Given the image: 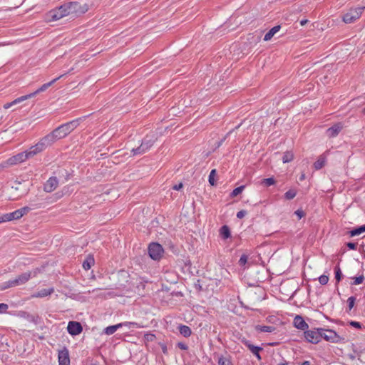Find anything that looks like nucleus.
Returning a JSON list of instances; mask_svg holds the SVG:
<instances>
[{"instance_id": "774afa93", "label": "nucleus", "mask_w": 365, "mask_h": 365, "mask_svg": "<svg viewBox=\"0 0 365 365\" xmlns=\"http://www.w3.org/2000/svg\"><path fill=\"white\" fill-rule=\"evenodd\" d=\"M363 112L365 113V108H364Z\"/></svg>"}, {"instance_id": "f704fd0d", "label": "nucleus", "mask_w": 365, "mask_h": 365, "mask_svg": "<svg viewBox=\"0 0 365 365\" xmlns=\"http://www.w3.org/2000/svg\"><path fill=\"white\" fill-rule=\"evenodd\" d=\"M31 98V97L29 96V94L28 95H25V96H21L19 98H16L15 100H14L12 101V103H13V105H16L17 103L23 102L24 101L27 100V99Z\"/></svg>"}, {"instance_id": "5fc2aeb1", "label": "nucleus", "mask_w": 365, "mask_h": 365, "mask_svg": "<svg viewBox=\"0 0 365 365\" xmlns=\"http://www.w3.org/2000/svg\"><path fill=\"white\" fill-rule=\"evenodd\" d=\"M307 22H308V20H307V19L302 20L300 21V24H301V26H304Z\"/></svg>"}, {"instance_id": "79ce46f5", "label": "nucleus", "mask_w": 365, "mask_h": 365, "mask_svg": "<svg viewBox=\"0 0 365 365\" xmlns=\"http://www.w3.org/2000/svg\"><path fill=\"white\" fill-rule=\"evenodd\" d=\"M251 38L252 39V41H251L250 43H257L260 41V39H261V36L257 34V35H252L251 36Z\"/></svg>"}, {"instance_id": "c756f323", "label": "nucleus", "mask_w": 365, "mask_h": 365, "mask_svg": "<svg viewBox=\"0 0 365 365\" xmlns=\"http://www.w3.org/2000/svg\"><path fill=\"white\" fill-rule=\"evenodd\" d=\"M216 173H217V171L215 169L212 170L210 173L208 181L212 186H214L216 185L215 180Z\"/></svg>"}, {"instance_id": "423d86ee", "label": "nucleus", "mask_w": 365, "mask_h": 365, "mask_svg": "<svg viewBox=\"0 0 365 365\" xmlns=\"http://www.w3.org/2000/svg\"><path fill=\"white\" fill-rule=\"evenodd\" d=\"M304 334L306 340L312 344L319 343L322 336L320 332V328L305 331Z\"/></svg>"}, {"instance_id": "f03ea898", "label": "nucleus", "mask_w": 365, "mask_h": 365, "mask_svg": "<svg viewBox=\"0 0 365 365\" xmlns=\"http://www.w3.org/2000/svg\"><path fill=\"white\" fill-rule=\"evenodd\" d=\"M44 149L43 148V146L41 145L40 142H38L35 145L31 147L28 151L18 153L17 155H14L9 158L7 160L1 163L0 164V170L24 162L26 159H29L34 156L35 155L41 152Z\"/></svg>"}, {"instance_id": "4d7b16f0", "label": "nucleus", "mask_w": 365, "mask_h": 365, "mask_svg": "<svg viewBox=\"0 0 365 365\" xmlns=\"http://www.w3.org/2000/svg\"><path fill=\"white\" fill-rule=\"evenodd\" d=\"M349 41H350L348 43V44L356 43V42H355V41L354 39H350Z\"/></svg>"}, {"instance_id": "bf43d9fd", "label": "nucleus", "mask_w": 365, "mask_h": 365, "mask_svg": "<svg viewBox=\"0 0 365 365\" xmlns=\"http://www.w3.org/2000/svg\"><path fill=\"white\" fill-rule=\"evenodd\" d=\"M235 48H236V49L234 51L235 52L237 51V54H240L239 50L241 48V47H235Z\"/></svg>"}, {"instance_id": "cd10ccee", "label": "nucleus", "mask_w": 365, "mask_h": 365, "mask_svg": "<svg viewBox=\"0 0 365 365\" xmlns=\"http://www.w3.org/2000/svg\"><path fill=\"white\" fill-rule=\"evenodd\" d=\"M13 283H14L13 279H10L7 282H3V283L0 284V289L5 290L10 287H16V284H14Z\"/></svg>"}, {"instance_id": "2f4dec72", "label": "nucleus", "mask_w": 365, "mask_h": 365, "mask_svg": "<svg viewBox=\"0 0 365 365\" xmlns=\"http://www.w3.org/2000/svg\"><path fill=\"white\" fill-rule=\"evenodd\" d=\"M275 183V180L274 178H264L261 181V184L264 185L267 187L272 185Z\"/></svg>"}, {"instance_id": "e433bc0d", "label": "nucleus", "mask_w": 365, "mask_h": 365, "mask_svg": "<svg viewBox=\"0 0 365 365\" xmlns=\"http://www.w3.org/2000/svg\"><path fill=\"white\" fill-rule=\"evenodd\" d=\"M30 210H31V208L27 206L19 209L18 211H19L20 217L21 218L24 215H26Z\"/></svg>"}, {"instance_id": "338daca9", "label": "nucleus", "mask_w": 365, "mask_h": 365, "mask_svg": "<svg viewBox=\"0 0 365 365\" xmlns=\"http://www.w3.org/2000/svg\"><path fill=\"white\" fill-rule=\"evenodd\" d=\"M165 350H166V348H164V349H163V352H164V353L165 352Z\"/></svg>"}, {"instance_id": "5701e85b", "label": "nucleus", "mask_w": 365, "mask_h": 365, "mask_svg": "<svg viewBox=\"0 0 365 365\" xmlns=\"http://www.w3.org/2000/svg\"><path fill=\"white\" fill-rule=\"evenodd\" d=\"M220 236L226 240L231 237L230 230L227 225H223L220 229Z\"/></svg>"}, {"instance_id": "a211bd4d", "label": "nucleus", "mask_w": 365, "mask_h": 365, "mask_svg": "<svg viewBox=\"0 0 365 365\" xmlns=\"http://www.w3.org/2000/svg\"><path fill=\"white\" fill-rule=\"evenodd\" d=\"M20 218L21 217H20L18 210H16L12 212H10V213L4 214L1 216V220H3L4 222H9V221H11L14 220H19Z\"/></svg>"}, {"instance_id": "393cba45", "label": "nucleus", "mask_w": 365, "mask_h": 365, "mask_svg": "<svg viewBox=\"0 0 365 365\" xmlns=\"http://www.w3.org/2000/svg\"><path fill=\"white\" fill-rule=\"evenodd\" d=\"M365 232V225L354 228L349 232L351 237H354Z\"/></svg>"}, {"instance_id": "39448f33", "label": "nucleus", "mask_w": 365, "mask_h": 365, "mask_svg": "<svg viewBox=\"0 0 365 365\" xmlns=\"http://www.w3.org/2000/svg\"><path fill=\"white\" fill-rule=\"evenodd\" d=\"M163 248L158 242H152L148 246V255L154 260H159L163 255Z\"/></svg>"}, {"instance_id": "052dcab7", "label": "nucleus", "mask_w": 365, "mask_h": 365, "mask_svg": "<svg viewBox=\"0 0 365 365\" xmlns=\"http://www.w3.org/2000/svg\"><path fill=\"white\" fill-rule=\"evenodd\" d=\"M30 317H31V321L34 322V317L31 316Z\"/></svg>"}, {"instance_id": "4468645a", "label": "nucleus", "mask_w": 365, "mask_h": 365, "mask_svg": "<svg viewBox=\"0 0 365 365\" xmlns=\"http://www.w3.org/2000/svg\"><path fill=\"white\" fill-rule=\"evenodd\" d=\"M58 185V180L56 177H51L44 184L43 190L46 192H53Z\"/></svg>"}, {"instance_id": "473e14b6", "label": "nucleus", "mask_w": 365, "mask_h": 365, "mask_svg": "<svg viewBox=\"0 0 365 365\" xmlns=\"http://www.w3.org/2000/svg\"><path fill=\"white\" fill-rule=\"evenodd\" d=\"M334 273H335V279H336V282H339L341 280L343 275H342L341 269L339 266H336L335 267Z\"/></svg>"}, {"instance_id": "4be33fe9", "label": "nucleus", "mask_w": 365, "mask_h": 365, "mask_svg": "<svg viewBox=\"0 0 365 365\" xmlns=\"http://www.w3.org/2000/svg\"><path fill=\"white\" fill-rule=\"evenodd\" d=\"M178 330L180 334H182L185 337H189L192 334L191 329L186 325L180 324L178 327Z\"/></svg>"}, {"instance_id": "9d476101", "label": "nucleus", "mask_w": 365, "mask_h": 365, "mask_svg": "<svg viewBox=\"0 0 365 365\" xmlns=\"http://www.w3.org/2000/svg\"><path fill=\"white\" fill-rule=\"evenodd\" d=\"M123 326L128 327L129 328L131 327H140V326L136 322H125L123 323L117 324L115 325L108 326L104 329L103 332L107 335H111L114 334L118 330V329Z\"/></svg>"}, {"instance_id": "e2e57ef3", "label": "nucleus", "mask_w": 365, "mask_h": 365, "mask_svg": "<svg viewBox=\"0 0 365 365\" xmlns=\"http://www.w3.org/2000/svg\"><path fill=\"white\" fill-rule=\"evenodd\" d=\"M0 46H6L5 43H0Z\"/></svg>"}, {"instance_id": "0e129e2a", "label": "nucleus", "mask_w": 365, "mask_h": 365, "mask_svg": "<svg viewBox=\"0 0 365 365\" xmlns=\"http://www.w3.org/2000/svg\"><path fill=\"white\" fill-rule=\"evenodd\" d=\"M4 222L3 220H1V216H0V223Z\"/></svg>"}, {"instance_id": "8fccbe9b", "label": "nucleus", "mask_w": 365, "mask_h": 365, "mask_svg": "<svg viewBox=\"0 0 365 365\" xmlns=\"http://www.w3.org/2000/svg\"><path fill=\"white\" fill-rule=\"evenodd\" d=\"M21 185V182L19 181H15L14 185L11 186L12 189H14L15 190H20V186Z\"/></svg>"}, {"instance_id": "de8ad7c7", "label": "nucleus", "mask_w": 365, "mask_h": 365, "mask_svg": "<svg viewBox=\"0 0 365 365\" xmlns=\"http://www.w3.org/2000/svg\"><path fill=\"white\" fill-rule=\"evenodd\" d=\"M346 246H347V247H348L349 250H356V249L357 244H356V243H355V242H347V243H346Z\"/></svg>"}, {"instance_id": "49530a36", "label": "nucleus", "mask_w": 365, "mask_h": 365, "mask_svg": "<svg viewBox=\"0 0 365 365\" xmlns=\"http://www.w3.org/2000/svg\"><path fill=\"white\" fill-rule=\"evenodd\" d=\"M9 306L6 304L1 303L0 304V313L6 312L8 309Z\"/></svg>"}, {"instance_id": "20e7f679", "label": "nucleus", "mask_w": 365, "mask_h": 365, "mask_svg": "<svg viewBox=\"0 0 365 365\" xmlns=\"http://www.w3.org/2000/svg\"><path fill=\"white\" fill-rule=\"evenodd\" d=\"M364 9V7L351 9L343 16V21L346 24H351L354 22L360 17Z\"/></svg>"}, {"instance_id": "ea45409f", "label": "nucleus", "mask_w": 365, "mask_h": 365, "mask_svg": "<svg viewBox=\"0 0 365 365\" xmlns=\"http://www.w3.org/2000/svg\"><path fill=\"white\" fill-rule=\"evenodd\" d=\"M355 301H356L355 297L351 296L348 298L347 302H348V306H349V310H351L354 307Z\"/></svg>"}, {"instance_id": "c85d7f7f", "label": "nucleus", "mask_w": 365, "mask_h": 365, "mask_svg": "<svg viewBox=\"0 0 365 365\" xmlns=\"http://www.w3.org/2000/svg\"><path fill=\"white\" fill-rule=\"evenodd\" d=\"M294 155L292 152L287 151L283 154L282 161L284 163H289L293 160Z\"/></svg>"}, {"instance_id": "6e6d98bb", "label": "nucleus", "mask_w": 365, "mask_h": 365, "mask_svg": "<svg viewBox=\"0 0 365 365\" xmlns=\"http://www.w3.org/2000/svg\"><path fill=\"white\" fill-rule=\"evenodd\" d=\"M301 365H310V362L308 361H305Z\"/></svg>"}, {"instance_id": "58836bf2", "label": "nucleus", "mask_w": 365, "mask_h": 365, "mask_svg": "<svg viewBox=\"0 0 365 365\" xmlns=\"http://www.w3.org/2000/svg\"><path fill=\"white\" fill-rule=\"evenodd\" d=\"M364 275H361V276L356 277L354 278V280L352 282V284L353 285L360 284H361L364 282Z\"/></svg>"}, {"instance_id": "3c124183", "label": "nucleus", "mask_w": 365, "mask_h": 365, "mask_svg": "<svg viewBox=\"0 0 365 365\" xmlns=\"http://www.w3.org/2000/svg\"><path fill=\"white\" fill-rule=\"evenodd\" d=\"M294 214L299 217V219H301L304 216V212L302 210H297L294 212Z\"/></svg>"}, {"instance_id": "bb28decb", "label": "nucleus", "mask_w": 365, "mask_h": 365, "mask_svg": "<svg viewBox=\"0 0 365 365\" xmlns=\"http://www.w3.org/2000/svg\"><path fill=\"white\" fill-rule=\"evenodd\" d=\"M94 264V259L91 256H88L83 262V267L86 270L91 269V266Z\"/></svg>"}, {"instance_id": "72a5a7b5", "label": "nucleus", "mask_w": 365, "mask_h": 365, "mask_svg": "<svg viewBox=\"0 0 365 365\" xmlns=\"http://www.w3.org/2000/svg\"><path fill=\"white\" fill-rule=\"evenodd\" d=\"M296 195L297 192L294 190H289L285 192L284 197L287 200H292L296 196Z\"/></svg>"}, {"instance_id": "9b49d317", "label": "nucleus", "mask_w": 365, "mask_h": 365, "mask_svg": "<svg viewBox=\"0 0 365 365\" xmlns=\"http://www.w3.org/2000/svg\"><path fill=\"white\" fill-rule=\"evenodd\" d=\"M67 331L71 335L76 336L82 332L83 327L80 322L71 321L68 324Z\"/></svg>"}, {"instance_id": "f8f14e48", "label": "nucleus", "mask_w": 365, "mask_h": 365, "mask_svg": "<svg viewBox=\"0 0 365 365\" xmlns=\"http://www.w3.org/2000/svg\"><path fill=\"white\" fill-rule=\"evenodd\" d=\"M58 365H70L69 351L66 347L58 351Z\"/></svg>"}, {"instance_id": "680f3d73", "label": "nucleus", "mask_w": 365, "mask_h": 365, "mask_svg": "<svg viewBox=\"0 0 365 365\" xmlns=\"http://www.w3.org/2000/svg\"><path fill=\"white\" fill-rule=\"evenodd\" d=\"M279 365H289L287 362H285V363H282V364H280Z\"/></svg>"}, {"instance_id": "1a4fd4ad", "label": "nucleus", "mask_w": 365, "mask_h": 365, "mask_svg": "<svg viewBox=\"0 0 365 365\" xmlns=\"http://www.w3.org/2000/svg\"><path fill=\"white\" fill-rule=\"evenodd\" d=\"M38 272V269H35L33 272H27L22 273L21 274L16 277L15 279H13L16 286H19L27 282L31 277H36L37 273Z\"/></svg>"}, {"instance_id": "7c9ffc66", "label": "nucleus", "mask_w": 365, "mask_h": 365, "mask_svg": "<svg viewBox=\"0 0 365 365\" xmlns=\"http://www.w3.org/2000/svg\"><path fill=\"white\" fill-rule=\"evenodd\" d=\"M245 185H241L240 187H236L232 190V192L230 193V197H234L240 195L245 189Z\"/></svg>"}, {"instance_id": "13d9d810", "label": "nucleus", "mask_w": 365, "mask_h": 365, "mask_svg": "<svg viewBox=\"0 0 365 365\" xmlns=\"http://www.w3.org/2000/svg\"><path fill=\"white\" fill-rule=\"evenodd\" d=\"M304 178H305V175H304V174H302V175L300 176L299 180H304Z\"/></svg>"}, {"instance_id": "864d4df0", "label": "nucleus", "mask_w": 365, "mask_h": 365, "mask_svg": "<svg viewBox=\"0 0 365 365\" xmlns=\"http://www.w3.org/2000/svg\"><path fill=\"white\" fill-rule=\"evenodd\" d=\"M12 106H14V105H13V103H12V102H11V103H6V104H4V108L5 109H7V108H11Z\"/></svg>"}, {"instance_id": "dca6fc26", "label": "nucleus", "mask_w": 365, "mask_h": 365, "mask_svg": "<svg viewBox=\"0 0 365 365\" xmlns=\"http://www.w3.org/2000/svg\"><path fill=\"white\" fill-rule=\"evenodd\" d=\"M341 129L342 125L341 123H336L329 128L326 131V134L329 138H334L339 133Z\"/></svg>"}, {"instance_id": "ddd939ff", "label": "nucleus", "mask_w": 365, "mask_h": 365, "mask_svg": "<svg viewBox=\"0 0 365 365\" xmlns=\"http://www.w3.org/2000/svg\"><path fill=\"white\" fill-rule=\"evenodd\" d=\"M242 342L249 349V350L257 358L258 360H261V356L259 351H262L263 349L258 346H255L251 342L245 339L242 340Z\"/></svg>"}, {"instance_id": "2eb2a0df", "label": "nucleus", "mask_w": 365, "mask_h": 365, "mask_svg": "<svg viewBox=\"0 0 365 365\" xmlns=\"http://www.w3.org/2000/svg\"><path fill=\"white\" fill-rule=\"evenodd\" d=\"M64 75L65 74L61 75L60 76L53 79L51 81H50V82H48L47 83H44L38 89H37L36 91H34V92H33L31 93H29V96L33 98V97L36 96L38 93H39L41 92L45 91L48 87L52 86L55 82H56L58 79L62 78Z\"/></svg>"}, {"instance_id": "4c0bfd02", "label": "nucleus", "mask_w": 365, "mask_h": 365, "mask_svg": "<svg viewBox=\"0 0 365 365\" xmlns=\"http://www.w3.org/2000/svg\"><path fill=\"white\" fill-rule=\"evenodd\" d=\"M319 283L322 284V285H325L328 283L329 282V277L327 275H321L319 277Z\"/></svg>"}, {"instance_id": "a878e982", "label": "nucleus", "mask_w": 365, "mask_h": 365, "mask_svg": "<svg viewBox=\"0 0 365 365\" xmlns=\"http://www.w3.org/2000/svg\"><path fill=\"white\" fill-rule=\"evenodd\" d=\"M326 163V158L323 155H321L318 160L314 163V168L316 170H320L322 168Z\"/></svg>"}, {"instance_id": "6e6552de", "label": "nucleus", "mask_w": 365, "mask_h": 365, "mask_svg": "<svg viewBox=\"0 0 365 365\" xmlns=\"http://www.w3.org/2000/svg\"><path fill=\"white\" fill-rule=\"evenodd\" d=\"M153 143L154 140L153 139H148V138H145L143 140L141 145L136 148H133L131 152L133 155H142L153 146Z\"/></svg>"}, {"instance_id": "c9c22d12", "label": "nucleus", "mask_w": 365, "mask_h": 365, "mask_svg": "<svg viewBox=\"0 0 365 365\" xmlns=\"http://www.w3.org/2000/svg\"><path fill=\"white\" fill-rule=\"evenodd\" d=\"M218 364L219 365H230V361L228 359L221 356L218 359Z\"/></svg>"}, {"instance_id": "7ed1b4c3", "label": "nucleus", "mask_w": 365, "mask_h": 365, "mask_svg": "<svg viewBox=\"0 0 365 365\" xmlns=\"http://www.w3.org/2000/svg\"><path fill=\"white\" fill-rule=\"evenodd\" d=\"M61 9L67 11L68 15H80L86 13L88 10V6L86 4H82L78 1H71L62 5Z\"/></svg>"}, {"instance_id": "37998d69", "label": "nucleus", "mask_w": 365, "mask_h": 365, "mask_svg": "<svg viewBox=\"0 0 365 365\" xmlns=\"http://www.w3.org/2000/svg\"><path fill=\"white\" fill-rule=\"evenodd\" d=\"M144 339L148 341H153L155 339V336L153 334H145L144 335Z\"/></svg>"}, {"instance_id": "412c9836", "label": "nucleus", "mask_w": 365, "mask_h": 365, "mask_svg": "<svg viewBox=\"0 0 365 365\" xmlns=\"http://www.w3.org/2000/svg\"><path fill=\"white\" fill-rule=\"evenodd\" d=\"M281 29V26L279 25L275 26L273 28H272L265 35L264 37V41H269L275 34H277L278 31H279Z\"/></svg>"}, {"instance_id": "b1692460", "label": "nucleus", "mask_w": 365, "mask_h": 365, "mask_svg": "<svg viewBox=\"0 0 365 365\" xmlns=\"http://www.w3.org/2000/svg\"><path fill=\"white\" fill-rule=\"evenodd\" d=\"M255 329L257 331H259L262 332H268L271 333L275 331L276 327L273 326H261V325H257L255 327Z\"/></svg>"}, {"instance_id": "a19ab883", "label": "nucleus", "mask_w": 365, "mask_h": 365, "mask_svg": "<svg viewBox=\"0 0 365 365\" xmlns=\"http://www.w3.org/2000/svg\"><path fill=\"white\" fill-rule=\"evenodd\" d=\"M247 262V256L246 255H242L239 259V264L240 266H244Z\"/></svg>"}, {"instance_id": "69168bd1", "label": "nucleus", "mask_w": 365, "mask_h": 365, "mask_svg": "<svg viewBox=\"0 0 365 365\" xmlns=\"http://www.w3.org/2000/svg\"><path fill=\"white\" fill-rule=\"evenodd\" d=\"M25 193H27V190H25L24 193H22L21 195H24Z\"/></svg>"}, {"instance_id": "aec40b11", "label": "nucleus", "mask_w": 365, "mask_h": 365, "mask_svg": "<svg viewBox=\"0 0 365 365\" xmlns=\"http://www.w3.org/2000/svg\"><path fill=\"white\" fill-rule=\"evenodd\" d=\"M53 292H54V289L53 287L49 288V289H43L39 290L36 293L34 294L33 297L43 298V297H47V296L51 294Z\"/></svg>"}, {"instance_id": "09e8293b", "label": "nucleus", "mask_w": 365, "mask_h": 365, "mask_svg": "<svg viewBox=\"0 0 365 365\" xmlns=\"http://www.w3.org/2000/svg\"><path fill=\"white\" fill-rule=\"evenodd\" d=\"M247 215V212L244 210H242L240 211H239L237 213V217L239 218V219H242L243 218L245 215Z\"/></svg>"}, {"instance_id": "603ef678", "label": "nucleus", "mask_w": 365, "mask_h": 365, "mask_svg": "<svg viewBox=\"0 0 365 365\" xmlns=\"http://www.w3.org/2000/svg\"><path fill=\"white\" fill-rule=\"evenodd\" d=\"M183 187V184L182 182H180L179 184L175 185L173 187V189L175 190H180Z\"/></svg>"}, {"instance_id": "c03bdc74", "label": "nucleus", "mask_w": 365, "mask_h": 365, "mask_svg": "<svg viewBox=\"0 0 365 365\" xmlns=\"http://www.w3.org/2000/svg\"><path fill=\"white\" fill-rule=\"evenodd\" d=\"M349 325L356 328V329H361V323L358 322H356V321H351L349 322Z\"/></svg>"}, {"instance_id": "f257e3e1", "label": "nucleus", "mask_w": 365, "mask_h": 365, "mask_svg": "<svg viewBox=\"0 0 365 365\" xmlns=\"http://www.w3.org/2000/svg\"><path fill=\"white\" fill-rule=\"evenodd\" d=\"M81 118L76 119L61 125L51 133L43 137L39 142L45 149L47 146L51 145L56 140L61 139L68 135L72 130H73L78 125Z\"/></svg>"}, {"instance_id": "6ab92c4d", "label": "nucleus", "mask_w": 365, "mask_h": 365, "mask_svg": "<svg viewBox=\"0 0 365 365\" xmlns=\"http://www.w3.org/2000/svg\"><path fill=\"white\" fill-rule=\"evenodd\" d=\"M66 16H68V14H67V11L61 9V6L57 10L53 11L51 14V18L55 21L61 19Z\"/></svg>"}, {"instance_id": "a18cd8bd", "label": "nucleus", "mask_w": 365, "mask_h": 365, "mask_svg": "<svg viewBox=\"0 0 365 365\" xmlns=\"http://www.w3.org/2000/svg\"><path fill=\"white\" fill-rule=\"evenodd\" d=\"M177 346L181 350H187L188 349L187 345L183 342H178L177 344Z\"/></svg>"}, {"instance_id": "0eeeda50", "label": "nucleus", "mask_w": 365, "mask_h": 365, "mask_svg": "<svg viewBox=\"0 0 365 365\" xmlns=\"http://www.w3.org/2000/svg\"><path fill=\"white\" fill-rule=\"evenodd\" d=\"M320 332L322 335V339H324L327 341L331 343H338L341 340V338L331 329L320 328Z\"/></svg>"}, {"instance_id": "f3484780", "label": "nucleus", "mask_w": 365, "mask_h": 365, "mask_svg": "<svg viewBox=\"0 0 365 365\" xmlns=\"http://www.w3.org/2000/svg\"><path fill=\"white\" fill-rule=\"evenodd\" d=\"M294 326L301 330H306L308 329L309 325L303 319V318L297 315L294 319Z\"/></svg>"}]
</instances>
